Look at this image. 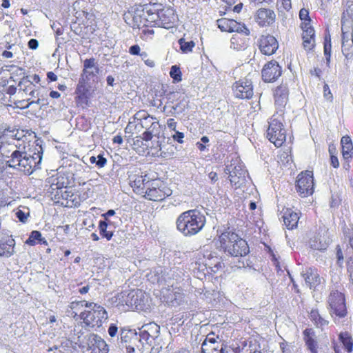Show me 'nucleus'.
<instances>
[{"mask_svg": "<svg viewBox=\"0 0 353 353\" xmlns=\"http://www.w3.org/2000/svg\"><path fill=\"white\" fill-rule=\"evenodd\" d=\"M206 223L205 215L198 210H190L182 212L176 220V229L185 236L197 234Z\"/></svg>", "mask_w": 353, "mask_h": 353, "instance_id": "nucleus-1", "label": "nucleus"}, {"mask_svg": "<svg viewBox=\"0 0 353 353\" xmlns=\"http://www.w3.org/2000/svg\"><path fill=\"white\" fill-rule=\"evenodd\" d=\"M132 17V24L133 28H141V27L149 26L146 21L147 15L144 12V8L141 6H138L129 12Z\"/></svg>", "mask_w": 353, "mask_h": 353, "instance_id": "nucleus-22", "label": "nucleus"}, {"mask_svg": "<svg viewBox=\"0 0 353 353\" xmlns=\"http://www.w3.org/2000/svg\"><path fill=\"white\" fill-rule=\"evenodd\" d=\"M329 305L331 313L335 314L339 317H343L346 315V306L345 303L344 295L337 291L331 292L328 299Z\"/></svg>", "mask_w": 353, "mask_h": 353, "instance_id": "nucleus-11", "label": "nucleus"}, {"mask_svg": "<svg viewBox=\"0 0 353 353\" xmlns=\"http://www.w3.org/2000/svg\"><path fill=\"white\" fill-rule=\"evenodd\" d=\"M219 241L221 248L231 256H244L250 252L247 242L236 233L224 232L219 236Z\"/></svg>", "mask_w": 353, "mask_h": 353, "instance_id": "nucleus-3", "label": "nucleus"}, {"mask_svg": "<svg viewBox=\"0 0 353 353\" xmlns=\"http://www.w3.org/2000/svg\"><path fill=\"white\" fill-rule=\"evenodd\" d=\"M167 125L170 130L176 131V122L174 119H168L167 121Z\"/></svg>", "mask_w": 353, "mask_h": 353, "instance_id": "nucleus-61", "label": "nucleus"}, {"mask_svg": "<svg viewBox=\"0 0 353 353\" xmlns=\"http://www.w3.org/2000/svg\"><path fill=\"white\" fill-rule=\"evenodd\" d=\"M331 47V39L329 38V41H327V37H325L324 42V53L327 62L330 61V59Z\"/></svg>", "mask_w": 353, "mask_h": 353, "instance_id": "nucleus-52", "label": "nucleus"}, {"mask_svg": "<svg viewBox=\"0 0 353 353\" xmlns=\"http://www.w3.org/2000/svg\"><path fill=\"white\" fill-rule=\"evenodd\" d=\"M138 128L139 125L137 121H134L132 118V120H130L126 128H125V132L128 134H132L133 131Z\"/></svg>", "mask_w": 353, "mask_h": 353, "instance_id": "nucleus-51", "label": "nucleus"}, {"mask_svg": "<svg viewBox=\"0 0 353 353\" xmlns=\"http://www.w3.org/2000/svg\"><path fill=\"white\" fill-rule=\"evenodd\" d=\"M330 162H331V165L334 168H339V160H338V158L336 156H335L334 154H332L331 157H330Z\"/></svg>", "mask_w": 353, "mask_h": 353, "instance_id": "nucleus-63", "label": "nucleus"}, {"mask_svg": "<svg viewBox=\"0 0 353 353\" xmlns=\"http://www.w3.org/2000/svg\"><path fill=\"white\" fill-rule=\"evenodd\" d=\"M342 52L346 58L351 57L353 54V36L351 39L346 36L344 32L342 34Z\"/></svg>", "mask_w": 353, "mask_h": 353, "instance_id": "nucleus-31", "label": "nucleus"}, {"mask_svg": "<svg viewBox=\"0 0 353 353\" xmlns=\"http://www.w3.org/2000/svg\"><path fill=\"white\" fill-rule=\"evenodd\" d=\"M154 130L155 129L153 128L152 130H146V131L142 134V139L145 141L151 140L152 138V134L154 132Z\"/></svg>", "mask_w": 353, "mask_h": 353, "instance_id": "nucleus-55", "label": "nucleus"}, {"mask_svg": "<svg viewBox=\"0 0 353 353\" xmlns=\"http://www.w3.org/2000/svg\"><path fill=\"white\" fill-rule=\"evenodd\" d=\"M171 194L172 190L163 181L152 179L143 196L150 201H161Z\"/></svg>", "mask_w": 353, "mask_h": 353, "instance_id": "nucleus-8", "label": "nucleus"}, {"mask_svg": "<svg viewBox=\"0 0 353 353\" xmlns=\"http://www.w3.org/2000/svg\"><path fill=\"white\" fill-rule=\"evenodd\" d=\"M99 69L95 59H86L83 61V69L81 75L80 83H85L91 78L96 77L99 74Z\"/></svg>", "mask_w": 353, "mask_h": 353, "instance_id": "nucleus-17", "label": "nucleus"}, {"mask_svg": "<svg viewBox=\"0 0 353 353\" xmlns=\"http://www.w3.org/2000/svg\"><path fill=\"white\" fill-rule=\"evenodd\" d=\"M80 317L88 325L100 327L108 319V316L103 307L94 305L92 310L81 312Z\"/></svg>", "mask_w": 353, "mask_h": 353, "instance_id": "nucleus-7", "label": "nucleus"}, {"mask_svg": "<svg viewBox=\"0 0 353 353\" xmlns=\"http://www.w3.org/2000/svg\"><path fill=\"white\" fill-rule=\"evenodd\" d=\"M17 217L19 219L21 222H26L27 219V216L26 214L22 210H19L16 212Z\"/></svg>", "mask_w": 353, "mask_h": 353, "instance_id": "nucleus-64", "label": "nucleus"}, {"mask_svg": "<svg viewBox=\"0 0 353 353\" xmlns=\"http://www.w3.org/2000/svg\"><path fill=\"white\" fill-rule=\"evenodd\" d=\"M261 52L265 55L273 54L279 48V43L274 37L272 35H263L259 41Z\"/></svg>", "mask_w": 353, "mask_h": 353, "instance_id": "nucleus-20", "label": "nucleus"}, {"mask_svg": "<svg viewBox=\"0 0 353 353\" xmlns=\"http://www.w3.org/2000/svg\"><path fill=\"white\" fill-rule=\"evenodd\" d=\"M283 222L288 230H292L297 226L299 216L292 209L287 208L283 215Z\"/></svg>", "mask_w": 353, "mask_h": 353, "instance_id": "nucleus-26", "label": "nucleus"}, {"mask_svg": "<svg viewBox=\"0 0 353 353\" xmlns=\"http://www.w3.org/2000/svg\"><path fill=\"white\" fill-rule=\"evenodd\" d=\"M15 241L13 239L8 238L0 241V256L8 258L14 254Z\"/></svg>", "mask_w": 353, "mask_h": 353, "instance_id": "nucleus-28", "label": "nucleus"}, {"mask_svg": "<svg viewBox=\"0 0 353 353\" xmlns=\"http://www.w3.org/2000/svg\"><path fill=\"white\" fill-rule=\"evenodd\" d=\"M301 28L303 30V32H306L307 31L315 32L314 28L310 25V21H303L301 23Z\"/></svg>", "mask_w": 353, "mask_h": 353, "instance_id": "nucleus-57", "label": "nucleus"}, {"mask_svg": "<svg viewBox=\"0 0 353 353\" xmlns=\"http://www.w3.org/2000/svg\"><path fill=\"white\" fill-rule=\"evenodd\" d=\"M161 293V299L169 305H179L183 301V294L179 288H174L172 286L171 288H163Z\"/></svg>", "mask_w": 353, "mask_h": 353, "instance_id": "nucleus-13", "label": "nucleus"}, {"mask_svg": "<svg viewBox=\"0 0 353 353\" xmlns=\"http://www.w3.org/2000/svg\"><path fill=\"white\" fill-rule=\"evenodd\" d=\"M116 301L117 305L126 306L128 310H143L149 305L148 294L140 290L121 292Z\"/></svg>", "mask_w": 353, "mask_h": 353, "instance_id": "nucleus-4", "label": "nucleus"}, {"mask_svg": "<svg viewBox=\"0 0 353 353\" xmlns=\"http://www.w3.org/2000/svg\"><path fill=\"white\" fill-rule=\"evenodd\" d=\"M142 328L145 329V332L147 334L155 340L158 338L160 332V327L155 323H150L142 326Z\"/></svg>", "mask_w": 353, "mask_h": 353, "instance_id": "nucleus-34", "label": "nucleus"}, {"mask_svg": "<svg viewBox=\"0 0 353 353\" xmlns=\"http://www.w3.org/2000/svg\"><path fill=\"white\" fill-rule=\"evenodd\" d=\"M310 318L316 324L318 320L321 319V315L319 314V311L317 310L313 309L310 312Z\"/></svg>", "mask_w": 353, "mask_h": 353, "instance_id": "nucleus-54", "label": "nucleus"}, {"mask_svg": "<svg viewBox=\"0 0 353 353\" xmlns=\"http://www.w3.org/2000/svg\"><path fill=\"white\" fill-rule=\"evenodd\" d=\"M118 331V327L115 324H111L108 328V334L111 337L116 336Z\"/></svg>", "mask_w": 353, "mask_h": 353, "instance_id": "nucleus-58", "label": "nucleus"}, {"mask_svg": "<svg viewBox=\"0 0 353 353\" xmlns=\"http://www.w3.org/2000/svg\"><path fill=\"white\" fill-rule=\"evenodd\" d=\"M281 117L274 114L270 119L267 137L276 147H280L285 141V131L283 128Z\"/></svg>", "mask_w": 353, "mask_h": 353, "instance_id": "nucleus-5", "label": "nucleus"}, {"mask_svg": "<svg viewBox=\"0 0 353 353\" xmlns=\"http://www.w3.org/2000/svg\"><path fill=\"white\" fill-rule=\"evenodd\" d=\"M34 152L32 155L27 154L19 150L14 151L11 154V158L7 161V165L10 168H17L26 174H31L35 169L39 168L41 162L43 150L41 145L37 143Z\"/></svg>", "mask_w": 353, "mask_h": 353, "instance_id": "nucleus-2", "label": "nucleus"}, {"mask_svg": "<svg viewBox=\"0 0 353 353\" xmlns=\"http://www.w3.org/2000/svg\"><path fill=\"white\" fill-rule=\"evenodd\" d=\"M262 79L265 82H273L281 74V68L276 61L266 63L261 72Z\"/></svg>", "mask_w": 353, "mask_h": 353, "instance_id": "nucleus-18", "label": "nucleus"}, {"mask_svg": "<svg viewBox=\"0 0 353 353\" xmlns=\"http://www.w3.org/2000/svg\"><path fill=\"white\" fill-rule=\"evenodd\" d=\"M141 7L144 8V12L147 16H148V14H152L155 12H159L161 9L159 8L161 7V5L157 3H154L152 5H144L141 6Z\"/></svg>", "mask_w": 353, "mask_h": 353, "instance_id": "nucleus-45", "label": "nucleus"}, {"mask_svg": "<svg viewBox=\"0 0 353 353\" xmlns=\"http://www.w3.org/2000/svg\"><path fill=\"white\" fill-rule=\"evenodd\" d=\"M342 155L345 160L349 161L353 157V144L349 136L341 138Z\"/></svg>", "mask_w": 353, "mask_h": 353, "instance_id": "nucleus-29", "label": "nucleus"}, {"mask_svg": "<svg viewBox=\"0 0 353 353\" xmlns=\"http://www.w3.org/2000/svg\"><path fill=\"white\" fill-rule=\"evenodd\" d=\"M138 339L141 343V345H143L142 341H145L146 343L152 345L154 339H152L149 335L147 334V332H145L144 328H141L139 332V336H138Z\"/></svg>", "mask_w": 353, "mask_h": 353, "instance_id": "nucleus-46", "label": "nucleus"}, {"mask_svg": "<svg viewBox=\"0 0 353 353\" xmlns=\"http://www.w3.org/2000/svg\"><path fill=\"white\" fill-rule=\"evenodd\" d=\"M301 275L305 283L307 284L310 288L320 283V277L315 269L311 268H305V270H303L301 272Z\"/></svg>", "mask_w": 353, "mask_h": 353, "instance_id": "nucleus-25", "label": "nucleus"}, {"mask_svg": "<svg viewBox=\"0 0 353 353\" xmlns=\"http://www.w3.org/2000/svg\"><path fill=\"white\" fill-rule=\"evenodd\" d=\"M151 181L147 175L135 176L130 184L134 192L144 195L145 191L147 190Z\"/></svg>", "mask_w": 353, "mask_h": 353, "instance_id": "nucleus-24", "label": "nucleus"}, {"mask_svg": "<svg viewBox=\"0 0 353 353\" xmlns=\"http://www.w3.org/2000/svg\"><path fill=\"white\" fill-rule=\"evenodd\" d=\"M36 240L41 243L46 244L47 242L45 239L41 238V233L39 231H32L29 236V238L26 240V243L28 245H33L35 244Z\"/></svg>", "mask_w": 353, "mask_h": 353, "instance_id": "nucleus-36", "label": "nucleus"}, {"mask_svg": "<svg viewBox=\"0 0 353 353\" xmlns=\"http://www.w3.org/2000/svg\"><path fill=\"white\" fill-rule=\"evenodd\" d=\"M88 350L94 353H108L109 348L106 342L99 335L90 334L86 336Z\"/></svg>", "mask_w": 353, "mask_h": 353, "instance_id": "nucleus-15", "label": "nucleus"}, {"mask_svg": "<svg viewBox=\"0 0 353 353\" xmlns=\"http://www.w3.org/2000/svg\"><path fill=\"white\" fill-rule=\"evenodd\" d=\"M90 162L91 163H95L99 168H101L105 165L107 159L103 157V155L99 154L97 157L92 156L90 158Z\"/></svg>", "mask_w": 353, "mask_h": 353, "instance_id": "nucleus-43", "label": "nucleus"}, {"mask_svg": "<svg viewBox=\"0 0 353 353\" xmlns=\"http://www.w3.org/2000/svg\"><path fill=\"white\" fill-rule=\"evenodd\" d=\"M341 341L345 347V349L348 352H351L352 351L353 343L352 342L351 339L346 336H343L342 334L340 335Z\"/></svg>", "mask_w": 353, "mask_h": 353, "instance_id": "nucleus-48", "label": "nucleus"}, {"mask_svg": "<svg viewBox=\"0 0 353 353\" xmlns=\"http://www.w3.org/2000/svg\"><path fill=\"white\" fill-rule=\"evenodd\" d=\"M121 343L122 349H125L126 353H143L142 346L136 332H121Z\"/></svg>", "mask_w": 353, "mask_h": 353, "instance_id": "nucleus-10", "label": "nucleus"}, {"mask_svg": "<svg viewBox=\"0 0 353 353\" xmlns=\"http://www.w3.org/2000/svg\"><path fill=\"white\" fill-rule=\"evenodd\" d=\"M225 352L223 343L219 336L214 332L209 333L201 344V353H222Z\"/></svg>", "mask_w": 353, "mask_h": 353, "instance_id": "nucleus-12", "label": "nucleus"}, {"mask_svg": "<svg viewBox=\"0 0 353 353\" xmlns=\"http://www.w3.org/2000/svg\"><path fill=\"white\" fill-rule=\"evenodd\" d=\"M288 101V88L286 85L278 86L274 91V103L278 110L276 114L282 116L284 108Z\"/></svg>", "mask_w": 353, "mask_h": 353, "instance_id": "nucleus-19", "label": "nucleus"}, {"mask_svg": "<svg viewBox=\"0 0 353 353\" xmlns=\"http://www.w3.org/2000/svg\"><path fill=\"white\" fill-rule=\"evenodd\" d=\"M57 183L56 184L53 183L52 185V188L53 190H54V188H53L54 185H56V188L57 189V191H60L61 190H63V188L67 187L68 182V181H65V178L63 176H59L58 178H57Z\"/></svg>", "mask_w": 353, "mask_h": 353, "instance_id": "nucleus-50", "label": "nucleus"}, {"mask_svg": "<svg viewBox=\"0 0 353 353\" xmlns=\"http://www.w3.org/2000/svg\"><path fill=\"white\" fill-rule=\"evenodd\" d=\"M246 36H242L241 34H234L230 39V47L234 50H240L247 46Z\"/></svg>", "mask_w": 353, "mask_h": 353, "instance_id": "nucleus-32", "label": "nucleus"}, {"mask_svg": "<svg viewBox=\"0 0 353 353\" xmlns=\"http://www.w3.org/2000/svg\"><path fill=\"white\" fill-rule=\"evenodd\" d=\"M179 43L180 45L181 50L185 53L191 52L195 45L194 41H186L184 39H180L179 40Z\"/></svg>", "mask_w": 353, "mask_h": 353, "instance_id": "nucleus-42", "label": "nucleus"}, {"mask_svg": "<svg viewBox=\"0 0 353 353\" xmlns=\"http://www.w3.org/2000/svg\"><path fill=\"white\" fill-rule=\"evenodd\" d=\"M170 75L173 79L174 81L179 82L181 81V72L179 67L176 65L171 67Z\"/></svg>", "mask_w": 353, "mask_h": 353, "instance_id": "nucleus-44", "label": "nucleus"}, {"mask_svg": "<svg viewBox=\"0 0 353 353\" xmlns=\"http://www.w3.org/2000/svg\"><path fill=\"white\" fill-rule=\"evenodd\" d=\"M29 96L31 98H37V101H32L29 102L25 108H29L32 104L37 103V104H41L42 101H43V99H41L43 97L42 95H40L39 91L37 89H32L30 90V92L28 93Z\"/></svg>", "mask_w": 353, "mask_h": 353, "instance_id": "nucleus-41", "label": "nucleus"}, {"mask_svg": "<svg viewBox=\"0 0 353 353\" xmlns=\"http://www.w3.org/2000/svg\"><path fill=\"white\" fill-rule=\"evenodd\" d=\"M303 46L305 50H311L315 46V32L307 31L303 32Z\"/></svg>", "mask_w": 353, "mask_h": 353, "instance_id": "nucleus-33", "label": "nucleus"}, {"mask_svg": "<svg viewBox=\"0 0 353 353\" xmlns=\"http://www.w3.org/2000/svg\"><path fill=\"white\" fill-rule=\"evenodd\" d=\"M175 18L174 10L172 8L160 9L159 21L157 22V26L169 29L172 27Z\"/></svg>", "mask_w": 353, "mask_h": 353, "instance_id": "nucleus-23", "label": "nucleus"}, {"mask_svg": "<svg viewBox=\"0 0 353 353\" xmlns=\"http://www.w3.org/2000/svg\"><path fill=\"white\" fill-rule=\"evenodd\" d=\"M225 173L229 174L231 184L240 187L246 182L248 172L238 158L232 159L230 164L227 165Z\"/></svg>", "mask_w": 353, "mask_h": 353, "instance_id": "nucleus-6", "label": "nucleus"}, {"mask_svg": "<svg viewBox=\"0 0 353 353\" xmlns=\"http://www.w3.org/2000/svg\"><path fill=\"white\" fill-rule=\"evenodd\" d=\"M57 196H58V199L61 198L62 199L66 200L68 201H72V203H74V201L76 200V196H74V194L72 192V191L67 190H61L60 191H57V194H55L56 198ZM67 203H68V202H67Z\"/></svg>", "mask_w": 353, "mask_h": 353, "instance_id": "nucleus-38", "label": "nucleus"}, {"mask_svg": "<svg viewBox=\"0 0 353 353\" xmlns=\"http://www.w3.org/2000/svg\"><path fill=\"white\" fill-rule=\"evenodd\" d=\"M323 92H324V97H325V98H326L327 100H332V93L330 92L329 86L327 84H325L323 86Z\"/></svg>", "mask_w": 353, "mask_h": 353, "instance_id": "nucleus-59", "label": "nucleus"}, {"mask_svg": "<svg viewBox=\"0 0 353 353\" xmlns=\"http://www.w3.org/2000/svg\"><path fill=\"white\" fill-rule=\"evenodd\" d=\"M299 17L301 21H311L309 16V11L305 8H302L299 12Z\"/></svg>", "mask_w": 353, "mask_h": 353, "instance_id": "nucleus-53", "label": "nucleus"}, {"mask_svg": "<svg viewBox=\"0 0 353 353\" xmlns=\"http://www.w3.org/2000/svg\"><path fill=\"white\" fill-rule=\"evenodd\" d=\"M140 47L138 45L132 46L129 49V52L133 55H137L139 54Z\"/></svg>", "mask_w": 353, "mask_h": 353, "instance_id": "nucleus-62", "label": "nucleus"}, {"mask_svg": "<svg viewBox=\"0 0 353 353\" xmlns=\"http://www.w3.org/2000/svg\"><path fill=\"white\" fill-rule=\"evenodd\" d=\"M330 241L327 239L325 235L314 236L310 241V248L315 250L323 251L327 249Z\"/></svg>", "mask_w": 353, "mask_h": 353, "instance_id": "nucleus-27", "label": "nucleus"}, {"mask_svg": "<svg viewBox=\"0 0 353 353\" xmlns=\"http://www.w3.org/2000/svg\"><path fill=\"white\" fill-rule=\"evenodd\" d=\"M232 19L221 18L216 21L218 28L223 32H229L230 30Z\"/></svg>", "mask_w": 353, "mask_h": 353, "instance_id": "nucleus-40", "label": "nucleus"}, {"mask_svg": "<svg viewBox=\"0 0 353 353\" xmlns=\"http://www.w3.org/2000/svg\"><path fill=\"white\" fill-rule=\"evenodd\" d=\"M18 86L20 90H23L24 92L28 94L33 89L35 85L32 84V82L28 79V77H23V79L19 83Z\"/></svg>", "mask_w": 353, "mask_h": 353, "instance_id": "nucleus-39", "label": "nucleus"}, {"mask_svg": "<svg viewBox=\"0 0 353 353\" xmlns=\"http://www.w3.org/2000/svg\"><path fill=\"white\" fill-rule=\"evenodd\" d=\"M134 121H137L138 125L140 128L146 130L157 129L159 122L156 118L151 117L146 111L140 110L137 112L133 117Z\"/></svg>", "mask_w": 353, "mask_h": 353, "instance_id": "nucleus-16", "label": "nucleus"}, {"mask_svg": "<svg viewBox=\"0 0 353 353\" xmlns=\"http://www.w3.org/2000/svg\"><path fill=\"white\" fill-rule=\"evenodd\" d=\"M303 339L307 348L312 353H317L316 342L314 332L312 329H305L303 331Z\"/></svg>", "mask_w": 353, "mask_h": 353, "instance_id": "nucleus-30", "label": "nucleus"}, {"mask_svg": "<svg viewBox=\"0 0 353 353\" xmlns=\"http://www.w3.org/2000/svg\"><path fill=\"white\" fill-rule=\"evenodd\" d=\"M255 21L261 27L270 26L275 22V12L268 8H260L255 14Z\"/></svg>", "mask_w": 353, "mask_h": 353, "instance_id": "nucleus-21", "label": "nucleus"}, {"mask_svg": "<svg viewBox=\"0 0 353 353\" xmlns=\"http://www.w3.org/2000/svg\"><path fill=\"white\" fill-rule=\"evenodd\" d=\"M233 91L236 97L250 99L253 96V86L250 79L245 78L233 85Z\"/></svg>", "mask_w": 353, "mask_h": 353, "instance_id": "nucleus-14", "label": "nucleus"}, {"mask_svg": "<svg viewBox=\"0 0 353 353\" xmlns=\"http://www.w3.org/2000/svg\"><path fill=\"white\" fill-rule=\"evenodd\" d=\"M235 32L236 34H243L245 36L250 34L249 29L244 25L232 19L230 32Z\"/></svg>", "mask_w": 353, "mask_h": 353, "instance_id": "nucleus-35", "label": "nucleus"}, {"mask_svg": "<svg viewBox=\"0 0 353 353\" xmlns=\"http://www.w3.org/2000/svg\"><path fill=\"white\" fill-rule=\"evenodd\" d=\"M175 134L172 135V138L174 141L182 143L183 142V139L184 138V134L179 131H174Z\"/></svg>", "mask_w": 353, "mask_h": 353, "instance_id": "nucleus-56", "label": "nucleus"}, {"mask_svg": "<svg viewBox=\"0 0 353 353\" xmlns=\"http://www.w3.org/2000/svg\"><path fill=\"white\" fill-rule=\"evenodd\" d=\"M28 46L29 48L32 50H36L39 46V41L35 39H31L28 43Z\"/></svg>", "mask_w": 353, "mask_h": 353, "instance_id": "nucleus-60", "label": "nucleus"}, {"mask_svg": "<svg viewBox=\"0 0 353 353\" xmlns=\"http://www.w3.org/2000/svg\"><path fill=\"white\" fill-rule=\"evenodd\" d=\"M108 223L105 221H100L99 224V229L100 234L105 238L108 241L110 240L113 236V232L108 231Z\"/></svg>", "mask_w": 353, "mask_h": 353, "instance_id": "nucleus-37", "label": "nucleus"}, {"mask_svg": "<svg viewBox=\"0 0 353 353\" xmlns=\"http://www.w3.org/2000/svg\"><path fill=\"white\" fill-rule=\"evenodd\" d=\"M296 190L301 197H307L314 192L313 174L311 171L302 172L297 176Z\"/></svg>", "mask_w": 353, "mask_h": 353, "instance_id": "nucleus-9", "label": "nucleus"}, {"mask_svg": "<svg viewBox=\"0 0 353 353\" xmlns=\"http://www.w3.org/2000/svg\"><path fill=\"white\" fill-rule=\"evenodd\" d=\"M146 21L149 26H157V22L159 21V12H155L147 16Z\"/></svg>", "mask_w": 353, "mask_h": 353, "instance_id": "nucleus-49", "label": "nucleus"}, {"mask_svg": "<svg viewBox=\"0 0 353 353\" xmlns=\"http://www.w3.org/2000/svg\"><path fill=\"white\" fill-rule=\"evenodd\" d=\"M345 10L343 14L348 17L353 21V0H347Z\"/></svg>", "mask_w": 353, "mask_h": 353, "instance_id": "nucleus-47", "label": "nucleus"}]
</instances>
